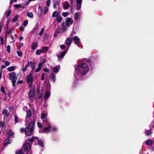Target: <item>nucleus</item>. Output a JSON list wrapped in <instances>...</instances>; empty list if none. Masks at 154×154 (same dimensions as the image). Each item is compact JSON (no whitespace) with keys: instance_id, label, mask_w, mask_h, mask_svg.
Listing matches in <instances>:
<instances>
[{"instance_id":"obj_1","label":"nucleus","mask_w":154,"mask_h":154,"mask_svg":"<svg viewBox=\"0 0 154 154\" xmlns=\"http://www.w3.org/2000/svg\"><path fill=\"white\" fill-rule=\"evenodd\" d=\"M74 76L77 79L82 77L89 71V68L87 64L81 63L75 68Z\"/></svg>"},{"instance_id":"obj_2","label":"nucleus","mask_w":154,"mask_h":154,"mask_svg":"<svg viewBox=\"0 0 154 154\" xmlns=\"http://www.w3.org/2000/svg\"><path fill=\"white\" fill-rule=\"evenodd\" d=\"M47 115L43 113L41 114V118L42 122H38L37 124L38 127L41 128L42 126H44V128L39 131L40 132L48 133L50 130L51 125L50 122L46 119Z\"/></svg>"},{"instance_id":"obj_3","label":"nucleus","mask_w":154,"mask_h":154,"mask_svg":"<svg viewBox=\"0 0 154 154\" xmlns=\"http://www.w3.org/2000/svg\"><path fill=\"white\" fill-rule=\"evenodd\" d=\"M34 123L32 121L30 122L25 129V134L26 135L29 136L32 134L34 129Z\"/></svg>"},{"instance_id":"obj_4","label":"nucleus","mask_w":154,"mask_h":154,"mask_svg":"<svg viewBox=\"0 0 154 154\" xmlns=\"http://www.w3.org/2000/svg\"><path fill=\"white\" fill-rule=\"evenodd\" d=\"M35 139H37V137H34L31 139L26 140L24 145V149L26 151H29L30 149L31 144Z\"/></svg>"},{"instance_id":"obj_5","label":"nucleus","mask_w":154,"mask_h":154,"mask_svg":"<svg viewBox=\"0 0 154 154\" xmlns=\"http://www.w3.org/2000/svg\"><path fill=\"white\" fill-rule=\"evenodd\" d=\"M7 77L10 80H11L12 86L14 87L15 85L16 80L17 79L15 73L14 72L10 73L8 74Z\"/></svg>"},{"instance_id":"obj_6","label":"nucleus","mask_w":154,"mask_h":154,"mask_svg":"<svg viewBox=\"0 0 154 154\" xmlns=\"http://www.w3.org/2000/svg\"><path fill=\"white\" fill-rule=\"evenodd\" d=\"M29 87H30V89L28 94L29 97V100L32 101L34 99L35 95L34 89L33 86Z\"/></svg>"},{"instance_id":"obj_7","label":"nucleus","mask_w":154,"mask_h":154,"mask_svg":"<svg viewBox=\"0 0 154 154\" xmlns=\"http://www.w3.org/2000/svg\"><path fill=\"white\" fill-rule=\"evenodd\" d=\"M26 82L30 83L29 87H32V83L33 82V78L32 77V74L31 73H30L27 77Z\"/></svg>"},{"instance_id":"obj_8","label":"nucleus","mask_w":154,"mask_h":154,"mask_svg":"<svg viewBox=\"0 0 154 154\" xmlns=\"http://www.w3.org/2000/svg\"><path fill=\"white\" fill-rule=\"evenodd\" d=\"M69 48V47H67L63 52L60 53L58 55H57V57L58 58H63L66 53L68 51Z\"/></svg>"},{"instance_id":"obj_9","label":"nucleus","mask_w":154,"mask_h":154,"mask_svg":"<svg viewBox=\"0 0 154 154\" xmlns=\"http://www.w3.org/2000/svg\"><path fill=\"white\" fill-rule=\"evenodd\" d=\"M69 26L67 25L65 23H63L61 25L60 29L63 31H65Z\"/></svg>"},{"instance_id":"obj_10","label":"nucleus","mask_w":154,"mask_h":154,"mask_svg":"<svg viewBox=\"0 0 154 154\" xmlns=\"http://www.w3.org/2000/svg\"><path fill=\"white\" fill-rule=\"evenodd\" d=\"M73 21H71V18L69 17H67L66 19V23H65L69 26L73 23Z\"/></svg>"},{"instance_id":"obj_11","label":"nucleus","mask_w":154,"mask_h":154,"mask_svg":"<svg viewBox=\"0 0 154 154\" xmlns=\"http://www.w3.org/2000/svg\"><path fill=\"white\" fill-rule=\"evenodd\" d=\"M26 122L28 123V119H29L31 116L32 112L30 110H28L26 111Z\"/></svg>"},{"instance_id":"obj_12","label":"nucleus","mask_w":154,"mask_h":154,"mask_svg":"<svg viewBox=\"0 0 154 154\" xmlns=\"http://www.w3.org/2000/svg\"><path fill=\"white\" fill-rule=\"evenodd\" d=\"M28 64L29 66L31 67L32 70H33L35 67V63L31 61L29 62Z\"/></svg>"},{"instance_id":"obj_13","label":"nucleus","mask_w":154,"mask_h":154,"mask_svg":"<svg viewBox=\"0 0 154 154\" xmlns=\"http://www.w3.org/2000/svg\"><path fill=\"white\" fill-rule=\"evenodd\" d=\"M51 94L50 92L49 91H48L45 93L43 98L45 100H47L48 98L50 97Z\"/></svg>"},{"instance_id":"obj_14","label":"nucleus","mask_w":154,"mask_h":154,"mask_svg":"<svg viewBox=\"0 0 154 154\" xmlns=\"http://www.w3.org/2000/svg\"><path fill=\"white\" fill-rule=\"evenodd\" d=\"M73 40L75 42V43L77 44L78 45L80 44V39L77 36H75L73 37Z\"/></svg>"},{"instance_id":"obj_15","label":"nucleus","mask_w":154,"mask_h":154,"mask_svg":"<svg viewBox=\"0 0 154 154\" xmlns=\"http://www.w3.org/2000/svg\"><path fill=\"white\" fill-rule=\"evenodd\" d=\"M80 12H77L75 13L74 14V19L76 20L80 19Z\"/></svg>"},{"instance_id":"obj_16","label":"nucleus","mask_w":154,"mask_h":154,"mask_svg":"<svg viewBox=\"0 0 154 154\" xmlns=\"http://www.w3.org/2000/svg\"><path fill=\"white\" fill-rule=\"evenodd\" d=\"M11 140L9 138H7L5 139L4 143H3V146H7V145L11 143Z\"/></svg>"},{"instance_id":"obj_17","label":"nucleus","mask_w":154,"mask_h":154,"mask_svg":"<svg viewBox=\"0 0 154 154\" xmlns=\"http://www.w3.org/2000/svg\"><path fill=\"white\" fill-rule=\"evenodd\" d=\"M53 7L56 8L57 6H59L60 5V3L57 0H53Z\"/></svg>"},{"instance_id":"obj_18","label":"nucleus","mask_w":154,"mask_h":154,"mask_svg":"<svg viewBox=\"0 0 154 154\" xmlns=\"http://www.w3.org/2000/svg\"><path fill=\"white\" fill-rule=\"evenodd\" d=\"M14 135V133L11 130L8 131L7 132V135L9 137H13Z\"/></svg>"},{"instance_id":"obj_19","label":"nucleus","mask_w":154,"mask_h":154,"mask_svg":"<svg viewBox=\"0 0 154 154\" xmlns=\"http://www.w3.org/2000/svg\"><path fill=\"white\" fill-rule=\"evenodd\" d=\"M50 78L52 80L53 82H54L56 79V75H55L53 73H52L51 74V75L49 76Z\"/></svg>"},{"instance_id":"obj_20","label":"nucleus","mask_w":154,"mask_h":154,"mask_svg":"<svg viewBox=\"0 0 154 154\" xmlns=\"http://www.w3.org/2000/svg\"><path fill=\"white\" fill-rule=\"evenodd\" d=\"M63 19V18L62 17L59 15L57 16L56 20L57 23H60L62 20Z\"/></svg>"},{"instance_id":"obj_21","label":"nucleus","mask_w":154,"mask_h":154,"mask_svg":"<svg viewBox=\"0 0 154 154\" xmlns=\"http://www.w3.org/2000/svg\"><path fill=\"white\" fill-rule=\"evenodd\" d=\"M45 60L44 59H42L40 60V62L38 64V66H39L40 67H42L43 64L45 63Z\"/></svg>"},{"instance_id":"obj_22","label":"nucleus","mask_w":154,"mask_h":154,"mask_svg":"<svg viewBox=\"0 0 154 154\" xmlns=\"http://www.w3.org/2000/svg\"><path fill=\"white\" fill-rule=\"evenodd\" d=\"M72 43V39L71 38H68L66 41V43L67 45L69 46Z\"/></svg>"},{"instance_id":"obj_23","label":"nucleus","mask_w":154,"mask_h":154,"mask_svg":"<svg viewBox=\"0 0 154 154\" xmlns=\"http://www.w3.org/2000/svg\"><path fill=\"white\" fill-rule=\"evenodd\" d=\"M60 68V66L58 65L54 67L53 69V71L55 73H57L58 72L59 69Z\"/></svg>"},{"instance_id":"obj_24","label":"nucleus","mask_w":154,"mask_h":154,"mask_svg":"<svg viewBox=\"0 0 154 154\" xmlns=\"http://www.w3.org/2000/svg\"><path fill=\"white\" fill-rule=\"evenodd\" d=\"M37 140L38 141V143L41 146V147H43V141L42 140H40V139H38L37 138V139H35L34 140V141Z\"/></svg>"},{"instance_id":"obj_25","label":"nucleus","mask_w":154,"mask_h":154,"mask_svg":"<svg viewBox=\"0 0 154 154\" xmlns=\"http://www.w3.org/2000/svg\"><path fill=\"white\" fill-rule=\"evenodd\" d=\"M37 43L36 42L33 43L32 45L31 48L33 50H35L37 47Z\"/></svg>"},{"instance_id":"obj_26","label":"nucleus","mask_w":154,"mask_h":154,"mask_svg":"<svg viewBox=\"0 0 154 154\" xmlns=\"http://www.w3.org/2000/svg\"><path fill=\"white\" fill-rule=\"evenodd\" d=\"M145 133L146 136H148L151 134L152 133V132L151 130H148L146 131Z\"/></svg>"},{"instance_id":"obj_27","label":"nucleus","mask_w":154,"mask_h":154,"mask_svg":"<svg viewBox=\"0 0 154 154\" xmlns=\"http://www.w3.org/2000/svg\"><path fill=\"white\" fill-rule=\"evenodd\" d=\"M15 69V66H10L8 67L7 69V70L9 71H12L14 70Z\"/></svg>"},{"instance_id":"obj_28","label":"nucleus","mask_w":154,"mask_h":154,"mask_svg":"<svg viewBox=\"0 0 154 154\" xmlns=\"http://www.w3.org/2000/svg\"><path fill=\"white\" fill-rule=\"evenodd\" d=\"M152 141L151 140H147L146 142V145H150L152 144Z\"/></svg>"},{"instance_id":"obj_29","label":"nucleus","mask_w":154,"mask_h":154,"mask_svg":"<svg viewBox=\"0 0 154 154\" xmlns=\"http://www.w3.org/2000/svg\"><path fill=\"white\" fill-rule=\"evenodd\" d=\"M69 6V3L67 2L64 5H63V8L64 9H67Z\"/></svg>"},{"instance_id":"obj_30","label":"nucleus","mask_w":154,"mask_h":154,"mask_svg":"<svg viewBox=\"0 0 154 154\" xmlns=\"http://www.w3.org/2000/svg\"><path fill=\"white\" fill-rule=\"evenodd\" d=\"M58 15V12L56 11L54 12L52 14V17H57V16Z\"/></svg>"},{"instance_id":"obj_31","label":"nucleus","mask_w":154,"mask_h":154,"mask_svg":"<svg viewBox=\"0 0 154 154\" xmlns=\"http://www.w3.org/2000/svg\"><path fill=\"white\" fill-rule=\"evenodd\" d=\"M29 66L28 64L27 63L24 67H23L22 70L23 72H25L27 69L28 67Z\"/></svg>"},{"instance_id":"obj_32","label":"nucleus","mask_w":154,"mask_h":154,"mask_svg":"<svg viewBox=\"0 0 154 154\" xmlns=\"http://www.w3.org/2000/svg\"><path fill=\"white\" fill-rule=\"evenodd\" d=\"M81 4H77L76 5V10H80L81 8Z\"/></svg>"},{"instance_id":"obj_33","label":"nucleus","mask_w":154,"mask_h":154,"mask_svg":"<svg viewBox=\"0 0 154 154\" xmlns=\"http://www.w3.org/2000/svg\"><path fill=\"white\" fill-rule=\"evenodd\" d=\"M69 14L68 12H63L62 14V15L64 17H67Z\"/></svg>"},{"instance_id":"obj_34","label":"nucleus","mask_w":154,"mask_h":154,"mask_svg":"<svg viewBox=\"0 0 154 154\" xmlns=\"http://www.w3.org/2000/svg\"><path fill=\"white\" fill-rule=\"evenodd\" d=\"M42 52V50H37L36 51V54L38 55H39Z\"/></svg>"},{"instance_id":"obj_35","label":"nucleus","mask_w":154,"mask_h":154,"mask_svg":"<svg viewBox=\"0 0 154 154\" xmlns=\"http://www.w3.org/2000/svg\"><path fill=\"white\" fill-rule=\"evenodd\" d=\"M48 7H45L44 8V13L45 14H46L48 12Z\"/></svg>"},{"instance_id":"obj_36","label":"nucleus","mask_w":154,"mask_h":154,"mask_svg":"<svg viewBox=\"0 0 154 154\" xmlns=\"http://www.w3.org/2000/svg\"><path fill=\"white\" fill-rule=\"evenodd\" d=\"M57 130V128L56 127H53L51 128V127H50V131L48 132H49L51 130V131H56Z\"/></svg>"},{"instance_id":"obj_37","label":"nucleus","mask_w":154,"mask_h":154,"mask_svg":"<svg viewBox=\"0 0 154 154\" xmlns=\"http://www.w3.org/2000/svg\"><path fill=\"white\" fill-rule=\"evenodd\" d=\"M16 154H25L21 150H19L16 152Z\"/></svg>"},{"instance_id":"obj_38","label":"nucleus","mask_w":154,"mask_h":154,"mask_svg":"<svg viewBox=\"0 0 154 154\" xmlns=\"http://www.w3.org/2000/svg\"><path fill=\"white\" fill-rule=\"evenodd\" d=\"M18 18V16H15L14 17V18H13V19L12 22L14 23L16 22V21H17V20Z\"/></svg>"},{"instance_id":"obj_39","label":"nucleus","mask_w":154,"mask_h":154,"mask_svg":"<svg viewBox=\"0 0 154 154\" xmlns=\"http://www.w3.org/2000/svg\"><path fill=\"white\" fill-rule=\"evenodd\" d=\"M3 113L5 116H7L8 115V111L7 110H4L3 111Z\"/></svg>"},{"instance_id":"obj_40","label":"nucleus","mask_w":154,"mask_h":154,"mask_svg":"<svg viewBox=\"0 0 154 154\" xmlns=\"http://www.w3.org/2000/svg\"><path fill=\"white\" fill-rule=\"evenodd\" d=\"M27 16L30 18H32L33 17V14L31 12H29L27 14Z\"/></svg>"},{"instance_id":"obj_41","label":"nucleus","mask_w":154,"mask_h":154,"mask_svg":"<svg viewBox=\"0 0 154 154\" xmlns=\"http://www.w3.org/2000/svg\"><path fill=\"white\" fill-rule=\"evenodd\" d=\"M11 10L10 9H9L8 10V11H7V13H6V16L7 17H9L11 13Z\"/></svg>"},{"instance_id":"obj_42","label":"nucleus","mask_w":154,"mask_h":154,"mask_svg":"<svg viewBox=\"0 0 154 154\" xmlns=\"http://www.w3.org/2000/svg\"><path fill=\"white\" fill-rule=\"evenodd\" d=\"M42 67H40L38 65V67L35 70V72H38L40 71L41 69V68Z\"/></svg>"},{"instance_id":"obj_43","label":"nucleus","mask_w":154,"mask_h":154,"mask_svg":"<svg viewBox=\"0 0 154 154\" xmlns=\"http://www.w3.org/2000/svg\"><path fill=\"white\" fill-rule=\"evenodd\" d=\"M50 0H48L46 2V5L47 7H49V6L50 4Z\"/></svg>"},{"instance_id":"obj_44","label":"nucleus","mask_w":154,"mask_h":154,"mask_svg":"<svg viewBox=\"0 0 154 154\" xmlns=\"http://www.w3.org/2000/svg\"><path fill=\"white\" fill-rule=\"evenodd\" d=\"M44 28H42L41 30V31L40 32L39 35H41L44 32Z\"/></svg>"},{"instance_id":"obj_45","label":"nucleus","mask_w":154,"mask_h":154,"mask_svg":"<svg viewBox=\"0 0 154 154\" xmlns=\"http://www.w3.org/2000/svg\"><path fill=\"white\" fill-rule=\"evenodd\" d=\"M14 120L15 123H16L18 122V117L16 115L14 116Z\"/></svg>"},{"instance_id":"obj_46","label":"nucleus","mask_w":154,"mask_h":154,"mask_svg":"<svg viewBox=\"0 0 154 154\" xmlns=\"http://www.w3.org/2000/svg\"><path fill=\"white\" fill-rule=\"evenodd\" d=\"M21 6V5H20L18 4H15L14 5V7L16 8H20Z\"/></svg>"},{"instance_id":"obj_47","label":"nucleus","mask_w":154,"mask_h":154,"mask_svg":"<svg viewBox=\"0 0 154 154\" xmlns=\"http://www.w3.org/2000/svg\"><path fill=\"white\" fill-rule=\"evenodd\" d=\"M1 91L3 93H5V91L4 89V88L3 86H2L1 88Z\"/></svg>"},{"instance_id":"obj_48","label":"nucleus","mask_w":154,"mask_h":154,"mask_svg":"<svg viewBox=\"0 0 154 154\" xmlns=\"http://www.w3.org/2000/svg\"><path fill=\"white\" fill-rule=\"evenodd\" d=\"M28 23V21L27 20H26L24 22L23 25L24 26H26Z\"/></svg>"},{"instance_id":"obj_49","label":"nucleus","mask_w":154,"mask_h":154,"mask_svg":"<svg viewBox=\"0 0 154 154\" xmlns=\"http://www.w3.org/2000/svg\"><path fill=\"white\" fill-rule=\"evenodd\" d=\"M7 51L8 53H10V45H8L7 48Z\"/></svg>"},{"instance_id":"obj_50","label":"nucleus","mask_w":154,"mask_h":154,"mask_svg":"<svg viewBox=\"0 0 154 154\" xmlns=\"http://www.w3.org/2000/svg\"><path fill=\"white\" fill-rule=\"evenodd\" d=\"M48 50V48L47 47H44L42 48V50L43 51H47Z\"/></svg>"},{"instance_id":"obj_51","label":"nucleus","mask_w":154,"mask_h":154,"mask_svg":"<svg viewBox=\"0 0 154 154\" xmlns=\"http://www.w3.org/2000/svg\"><path fill=\"white\" fill-rule=\"evenodd\" d=\"M44 71L47 72L48 73H49L50 72V70L48 68H45L44 69Z\"/></svg>"},{"instance_id":"obj_52","label":"nucleus","mask_w":154,"mask_h":154,"mask_svg":"<svg viewBox=\"0 0 154 154\" xmlns=\"http://www.w3.org/2000/svg\"><path fill=\"white\" fill-rule=\"evenodd\" d=\"M82 0H76L77 4H82Z\"/></svg>"},{"instance_id":"obj_53","label":"nucleus","mask_w":154,"mask_h":154,"mask_svg":"<svg viewBox=\"0 0 154 154\" xmlns=\"http://www.w3.org/2000/svg\"><path fill=\"white\" fill-rule=\"evenodd\" d=\"M5 63L6 66H8L10 65V63L8 61H6Z\"/></svg>"},{"instance_id":"obj_54","label":"nucleus","mask_w":154,"mask_h":154,"mask_svg":"<svg viewBox=\"0 0 154 154\" xmlns=\"http://www.w3.org/2000/svg\"><path fill=\"white\" fill-rule=\"evenodd\" d=\"M17 53L19 56H21L22 54V53L20 51H17Z\"/></svg>"},{"instance_id":"obj_55","label":"nucleus","mask_w":154,"mask_h":154,"mask_svg":"<svg viewBox=\"0 0 154 154\" xmlns=\"http://www.w3.org/2000/svg\"><path fill=\"white\" fill-rule=\"evenodd\" d=\"M4 125V123L2 122H0V128L2 127Z\"/></svg>"},{"instance_id":"obj_56","label":"nucleus","mask_w":154,"mask_h":154,"mask_svg":"<svg viewBox=\"0 0 154 154\" xmlns=\"http://www.w3.org/2000/svg\"><path fill=\"white\" fill-rule=\"evenodd\" d=\"M31 1H32L31 0H28V1L26 3V5H28L29 3Z\"/></svg>"},{"instance_id":"obj_57","label":"nucleus","mask_w":154,"mask_h":154,"mask_svg":"<svg viewBox=\"0 0 154 154\" xmlns=\"http://www.w3.org/2000/svg\"><path fill=\"white\" fill-rule=\"evenodd\" d=\"M45 76V74L44 73H42V77H41V79L42 80H43L44 79V77Z\"/></svg>"},{"instance_id":"obj_58","label":"nucleus","mask_w":154,"mask_h":154,"mask_svg":"<svg viewBox=\"0 0 154 154\" xmlns=\"http://www.w3.org/2000/svg\"><path fill=\"white\" fill-rule=\"evenodd\" d=\"M60 48L62 49H64L65 48V47L63 45H62L60 46Z\"/></svg>"},{"instance_id":"obj_59","label":"nucleus","mask_w":154,"mask_h":154,"mask_svg":"<svg viewBox=\"0 0 154 154\" xmlns=\"http://www.w3.org/2000/svg\"><path fill=\"white\" fill-rule=\"evenodd\" d=\"M23 82V81L22 80H19L17 82V83L18 84H21Z\"/></svg>"},{"instance_id":"obj_60","label":"nucleus","mask_w":154,"mask_h":154,"mask_svg":"<svg viewBox=\"0 0 154 154\" xmlns=\"http://www.w3.org/2000/svg\"><path fill=\"white\" fill-rule=\"evenodd\" d=\"M20 30L22 31H23V30H24V28L23 26H21L20 27Z\"/></svg>"},{"instance_id":"obj_61","label":"nucleus","mask_w":154,"mask_h":154,"mask_svg":"<svg viewBox=\"0 0 154 154\" xmlns=\"http://www.w3.org/2000/svg\"><path fill=\"white\" fill-rule=\"evenodd\" d=\"M70 3L71 5H72V7H73V0H70Z\"/></svg>"},{"instance_id":"obj_62","label":"nucleus","mask_w":154,"mask_h":154,"mask_svg":"<svg viewBox=\"0 0 154 154\" xmlns=\"http://www.w3.org/2000/svg\"><path fill=\"white\" fill-rule=\"evenodd\" d=\"M24 131L25 132V129L24 128H22L21 129L20 132H23Z\"/></svg>"},{"instance_id":"obj_63","label":"nucleus","mask_w":154,"mask_h":154,"mask_svg":"<svg viewBox=\"0 0 154 154\" xmlns=\"http://www.w3.org/2000/svg\"><path fill=\"white\" fill-rule=\"evenodd\" d=\"M38 94L39 98H41L42 97V94Z\"/></svg>"},{"instance_id":"obj_64","label":"nucleus","mask_w":154,"mask_h":154,"mask_svg":"<svg viewBox=\"0 0 154 154\" xmlns=\"http://www.w3.org/2000/svg\"><path fill=\"white\" fill-rule=\"evenodd\" d=\"M23 37L22 36H21L19 38V39L20 41H21L23 39Z\"/></svg>"}]
</instances>
